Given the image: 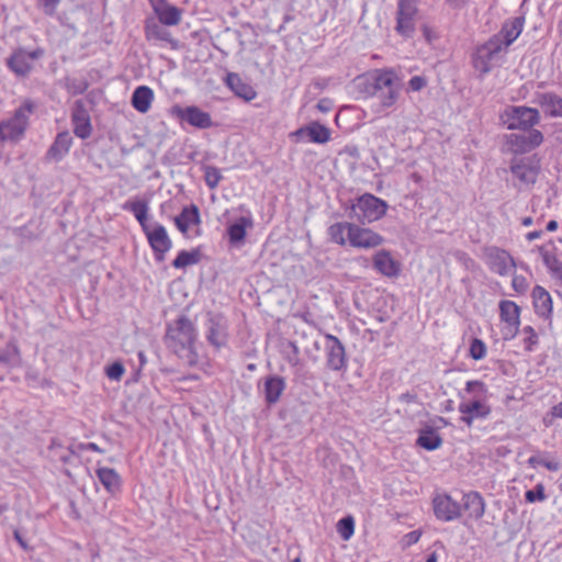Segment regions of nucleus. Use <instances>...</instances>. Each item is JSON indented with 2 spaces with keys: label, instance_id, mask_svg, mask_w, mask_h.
<instances>
[{
  "label": "nucleus",
  "instance_id": "4468645a",
  "mask_svg": "<svg viewBox=\"0 0 562 562\" xmlns=\"http://www.w3.org/2000/svg\"><path fill=\"white\" fill-rule=\"evenodd\" d=\"M432 504L436 517L442 521L454 520L461 515L462 506L448 494L435 496Z\"/></svg>",
  "mask_w": 562,
  "mask_h": 562
},
{
  "label": "nucleus",
  "instance_id": "5fc2aeb1",
  "mask_svg": "<svg viewBox=\"0 0 562 562\" xmlns=\"http://www.w3.org/2000/svg\"><path fill=\"white\" fill-rule=\"evenodd\" d=\"M512 285L518 293H525L528 289V282L525 277L515 274L513 277Z\"/></svg>",
  "mask_w": 562,
  "mask_h": 562
},
{
  "label": "nucleus",
  "instance_id": "09e8293b",
  "mask_svg": "<svg viewBox=\"0 0 562 562\" xmlns=\"http://www.w3.org/2000/svg\"><path fill=\"white\" fill-rule=\"evenodd\" d=\"M524 140H526V135L513 134L509 137V143L515 151L526 153L530 150L529 145Z\"/></svg>",
  "mask_w": 562,
  "mask_h": 562
},
{
  "label": "nucleus",
  "instance_id": "864d4df0",
  "mask_svg": "<svg viewBox=\"0 0 562 562\" xmlns=\"http://www.w3.org/2000/svg\"><path fill=\"white\" fill-rule=\"evenodd\" d=\"M520 324H505V326L502 328V336L504 340H512L514 339L519 330Z\"/></svg>",
  "mask_w": 562,
  "mask_h": 562
},
{
  "label": "nucleus",
  "instance_id": "473e14b6",
  "mask_svg": "<svg viewBox=\"0 0 562 562\" xmlns=\"http://www.w3.org/2000/svg\"><path fill=\"white\" fill-rule=\"evenodd\" d=\"M499 315L505 324H520V307L513 301L499 303Z\"/></svg>",
  "mask_w": 562,
  "mask_h": 562
},
{
  "label": "nucleus",
  "instance_id": "f03ea898",
  "mask_svg": "<svg viewBox=\"0 0 562 562\" xmlns=\"http://www.w3.org/2000/svg\"><path fill=\"white\" fill-rule=\"evenodd\" d=\"M371 95L379 102V111L393 106L401 94V81L392 70H376L372 75Z\"/></svg>",
  "mask_w": 562,
  "mask_h": 562
},
{
  "label": "nucleus",
  "instance_id": "9d476101",
  "mask_svg": "<svg viewBox=\"0 0 562 562\" xmlns=\"http://www.w3.org/2000/svg\"><path fill=\"white\" fill-rule=\"evenodd\" d=\"M148 244L150 245L155 259L159 262L165 260L166 254L171 249L172 241L168 233L161 224L150 226L147 232H144Z\"/></svg>",
  "mask_w": 562,
  "mask_h": 562
},
{
  "label": "nucleus",
  "instance_id": "9b49d317",
  "mask_svg": "<svg viewBox=\"0 0 562 562\" xmlns=\"http://www.w3.org/2000/svg\"><path fill=\"white\" fill-rule=\"evenodd\" d=\"M326 366L333 371L347 368L346 350L342 342L334 335H325Z\"/></svg>",
  "mask_w": 562,
  "mask_h": 562
},
{
  "label": "nucleus",
  "instance_id": "680f3d73",
  "mask_svg": "<svg viewBox=\"0 0 562 562\" xmlns=\"http://www.w3.org/2000/svg\"><path fill=\"white\" fill-rule=\"evenodd\" d=\"M13 536H14V539L19 542V544L24 549V550H27L29 547H27V543L25 542V540L22 538L21 533L19 530H14L13 532Z\"/></svg>",
  "mask_w": 562,
  "mask_h": 562
},
{
  "label": "nucleus",
  "instance_id": "774afa93",
  "mask_svg": "<svg viewBox=\"0 0 562 562\" xmlns=\"http://www.w3.org/2000/svg\"><path fill=\"white\" fill-rule=\"evenodd\" d=\"M557 228H558V222L557 221L552 220V221L548 222L547 231L554 232Z\"/></svg>",
  "mask_w": 562,
  "mask_h": 562
},
{
  "label": "nucleus",
  "instance_id": "4d7b16f0",
  "mask_svg": "<svg viewBox=\"0 0 562 562\" xmlns=\"http://www.w3.org/2000/svg\"><path fill=\"white\" fill-rule=\"evenodd\" d=\"M426 86L425 78L420 76H414L408 81V87L413 91H419Z\"/></svg>",
  "mask_w": 562,
  "mask_h": 562
},
{
  "label": "nucleus",
  "instance_id": "f257e3e1",
  "mask_svg": "<svg viewBox=\"0 0 562 562\" xmlns=\"http://www.w3.org/2000/svg\"><path fill=\"white\" fill-rule=\"evenodd\" d=\"M196 330L193 323L187 316H180L167 325L165 344L190 367L198 363L195 350Z\"/></svg>",
  "mask_w": 562,
  "mask_h": 562
},
{
  "label": "nucleus",
  "instance_id": "7ed1b4c3",
  "mask_svg": "<svg viewBox=\"0 0 562 562\" xmlns=\"http://www.w3.org/2000/svg\"><path fill=\"white\" fill-rule=\"evenodd\" d=\"M35 109L31 100L15 110L12 117L0 122V142H18L22 138L29 124V114Z\"/></svg>",
  "mask_w": 562,
  "mask_h": 562
},
{
  "label": "nucleus",
  "instance_id": "dca6fc26",
  "mask_svg": "<svg viewBox=\"0 0 562 562\" xmlns=\"http://www.w3.org/2000/svg\"><path fill=\"white\" fill-rule=\"evenodd\" d=\"M74 133L79 138L86 139L91 135L90 115L82 100H77L71 114Z\"/></svg>",
  "mask_w": 562,
  "mask_h": 562
},
{
  "label": "nucleus",
  "instance_id": "603ef678",
  "mask_svg": "<svg viewBox=\"0 0 562 562\" xmlns=\"http://www.w3.org/2000/svg\"><path fill=\"white\" fill-rule=\"evenodd\" d=\"M525 498L529 503H533L536 501H543L546 498L544 486L542 484H537L533 490H528L525 493Z\"/></svg>",
  "mask_w": 562,
  "mask_h": 562
},
{
  "label": "nucleus",
  "instance_id": "69168bd1",
  "mask_svg": "<svg viewBox=\"0 0 562 562\" xmlns=\"http://www.w3.org/2000/svg\"><path fill=\"white\" fill-rule=\"evenodd\" d=\"M475 418L476 417L473 414L468 413L467 415H462L461 420L464 422L468 426H471Z\"/></svg>",
  "mask_w": 562,
  "mask_h": 562
},
{
  "label": "nucleus",
  "instance_id": "4c0bfd02",
  "mask_svg": "<svg viewBox=\"0 0 562 562\" xmlns=\"http://www.w3.org/2000/svg\"><path fill=\"white\" fill-rule=\"evenodd\" d=\"M247 225H251L250 220L240 217L228 227V236L232 243L244 240Z\"/></svg>",
  "mask_w": 562,
  "mask_h": 562
},
{
  "label": "nucleus",
  "instance_id": "49530a36",
  "mask_svg": "<svg viewBox=\"0 0 562 562\" xmlns=\"http://www.w3.org/2000/svg\"><path fill=\"white\" fill-rule=\"evenodd\" d=\"M522 333L526 335V338L524 339L525 349L527 351H532L533 347L538 344V335L536 330L531 326H526L524 327Z\"/></svg>",
  "mask_w": 562,
  "mask_h": 562
},
{
  "label": "nucleus",
  "instance_id": "052dcab7",
  "mask_svg": "<svg viewBox=\"0 0 562 562\" xmlns=\"http://www.w3.org/2000/svg\"><path fill=\"white\" fill-rule=\"evenodd\" d=\"M543 463V459L540 457V456H531L529 459H528V464L531 467V468H536L538 465H542Z\"/></svg>",
  "mask_w": 562,
  "mask_h": 562
},
{
  "label": "nucleus",
  "instance_id": "bf43d9fd",
  "mask_svg": "<svg viewBox=\"0 0 562 562\" xmlns=\"http://www.w3.org/2000/svg\"><path fill=\"white\" fill-rule=\"evenodd\" d=\"M542 467H544L546 469H548L549 471H559L560 470V463L557 462V461H553V460H544L543 459V463H542Z\"/></svg>",
  "mask_w": 562,
  "mask_h": 562
},
{
  "label": "nucleus",
  "instance_id": "1a4fd4ad",
  "mask_svg": "<svg viewBox=\"0 0 562 562\" xmlns=\"http://www.w3.org/2000/svg\"><path fill=\"white\" fill-rule=\"evenodd\" d=\"M43 54L44 50L41 48L33 52H27L24 48H18L7 59V66L16 76L26 77L33 68L32 63L42 57Z\"/></svg>",
  "mask_w": 562,
  "mask_h": 562
},
{
  "label": "nucleus",
  "instance_id": "39448f33",
  "mask_svg": "<svg viewBox=\"0 0 562 562\" xmlns=\"http://www.w3.org/2000/svg\"><path fill=\"white\" fill-rule=\"evenodd\" d=\"M386 210V202L370 193L361 195L357 203L352 205V211L362 224H369L382 218Z\"/></svg>",
  "mask_w": 562,
  "mask_h": 562
},
{
  "label": "nucleus",
  "instance_id": "aec40b11",
  "mask_svg": "<svg viewBox=\"0 0 562 562\" xmlns=\"http://www.w3.org/2000/svg\"><path fill=\"white\" fill-rule=\"evenodd\" d=\"M151 7L161 24L169 26L179 24L181 11L177 7L169 4L166 0H160Z\"/></svg>",
  "mask_w": 562,
  "mask_h": 562
},
{
  "label": "nucleus",
  "instance_id": "2eb2a0df",
  "mask_svg": "<svg viewBox=\"0 0 562 562\" xmlns=\"http://www.w3.org/2000/svg\"><path fill=\"white\" fill-rule=\"evenodd\" d=\"M173 113L182 121L198 128H209L212 126V119L207 112L202 111L195 105L186 108L175 106Z\"/></svg>",
  "mask_w": 562,
  "mask_h": 562
},
{
  "label": "nucleus",
  "instance_id": "a19ab883",
  "mask_svg": "<svg viewBox=\"0 0 562 562\" xmlns=\"http://www.w3.org/2000/svg\"><path fill=\"white\" fill-rule=\"evenodd\" d=\"M221 170L214 166H205L204 180L210 189H215L222 180Z\"/></svg>",
  "mask_w": 562,
  "mask_h": 562
},
{
  "label": "nucleus",
  "instance_id": "5701e85b",
  "mask_svg": "<svg viewBox=\"0 0 562 562\" xmlns=\"http://www.w3.org/2000/svg\"><path fill=\"white\" fill-rule=\"evenodd\" d=\"M294 135L307 137L310 142L317 144H325L330 138L329 130L319 123H312L306 127L299 128Z\"/></svg>",
  "mask_w": 562,
  "mask_h": 562
},
{
  "label": "nucleus",
  "instance_id": "cd10ccee",
  "mask_svg": "<svg viewBox=\"0 0 562 562\" xmlns=\"http://www.w3.org/2000/svg\"><path fill=\"white\" fill-rule=\"evenodd\" d=\"M285 389V381L281 376H268L265 381V397L267 403L274 404L280 400Z\"/></svg>",
  "mask_w": 562,
  "mask_h": 562
},
{
  "label": "nucleus",
  "instance_id": "e2e57ef3",
  "mask_svg": "<svg viewBox=\"0 0 562 562\" xmlns=\"http://www.w3.org/2000/svg\"><path fill=\"white\" fill-rule=\"evenodd\" d=\"M552 415L562 418V401L552 407Z\"/></svg>",
  "mask_w": 562,
  "mask_h": 562
},
{
  "label": "nucleus",
  "instance_id": "13d9d810",
  "mask_svg": "<svg viewBox=\"0 0 562 562\" xmlns=\"http://www.w3.org/2000/svg\"><path fill=\"white\" fill-rule=\"evenodd\" d=\"M420 538V532L419 531H412V532H408L406 536H405V540H406V543L407 544H413V543H416Z\"/></svg>",
  "mask_w": 562,
  "mask_h": 562
},
{
  "label": "nucleus",
  "instance_id": "37998d69",
  "mask_svg": "<svg viewBox=\"0 0 562 562\" xmlns=\"http://www.w3.org/2000/svg\"><path fill=\"white\" fill-rule=\"evenodd\" d=\"M542 260L546 267L555 274L562 268V261H560L555 256L551 255L549 251L542 250Z\"/></svg>",
  "mask_w": 562,
  "mask_h": 562
},
{
  "label": "nucleus",
  "instance_id": "338daca9",
  "mask_svg": "<svg viewBox=\"0 0 562 562\" xmlns=\"http://www.w3.org/2000/svg\"><path fill=\"white\" fill-rule=\"evenodd\" d=\"M86 450H90V451H97V452H101V449L99 448V446L94 442H88L87 445L83 446Z\"/></svg>",
  "mask_w": 562,
  "mask_h": 562
},
{
  "label": "nucleus",
  "instance_id": "f704fd0d",
  "mask_svg": "<svg viewBox=\"0 0 562 562\" xmlns=\"http://www.w3.org/2000/svg\"><path fill=\"white\" fill-rule=\"evenodd\" d=\"M349 227H353V224L340 222L330 225L328 228L330 239L338 245H345L347 240L349 241Z\"/></svg>",
  "mask_w": 562,
  "mask_h": 562
},
{
  "label": "nucleus",
  "instance_id": "de8ad7c7",
  "mask_svg": "<svg viewBox=\"0 0 562 562\" xmlns=\"http://www.w3.org/2000/svg\"><path fill=\"white\" fill-rule=\"evenodd\" d=\"M465 391L468 393L474 394V396L477 398L484 396L487 390L482 381L474 380L467 382Z\"/></svg>",
  "mask_w": 562,
  "mask_h": 562
},
{
  "label": "nucleus",
  "instance_id": "423d86ee",
  "mask_svg": "<svg viewBox=\"0 0 562 562\" xmlns=\"http://www.w3.org/2000/svg\"><path fill=\"white\" fill-rule=\"evenodd\" d=\"M509 169L519 182L515 186L521 189L524 186L529 187L536 183L540 171V160L536 156L515 157L510 160Z\"/></svg>",
  "mask_w": 562,
  "mask_h": 562
},
{
  "label": "nucleus",
  "instance_id": "ddd939ff",
  "mask_svg": "<svg viewBox=\"0 0 562 562\" xmlns=\"http://www.w3.org/2000/svg\"><path fill=\"white\" fill-rule=\"evenodd\" d=\"M384 241V238L378 233L362 228L356 224L353 227H349V244L356 248L371 249L375 248Z\"/></svg>",
  "mask_w": 562,
  "mask_h": 562
},
{
  "label": "nucleus",
  "instance_id": "a878e982",
  "mask_svg": "<svg viewBox=\"0 0 562 562\" xmlns=\"http://www.w3.org/2000/svg\"><path fill=\"white\" fill-rule=\"evenodd\" d=\"M225 81L226 85L235 92V94L243 98L244 100L250 101L256 97V92L252 87L244 82L237 74H227Z\"/></svg>",
  "mask_w": 562,
  "mask_h": 562
},
{
  "label": "nucleus",
  "instance_id": "a18cd8bd",
  "mask_svg": "<svg viewBox=\"0 0 562 562\" xmlns=\"http://www.w3.org/2000/svg\"><path fill=\"white\" fill-rule=\"evenodd\" d=\"M19 359V351L15 347L7 348L0 351V363L4 366H14Z\"/></svg>",
  "mask_w": 562,
  "mask_h": 562
},
{
  "label": "nucleus",
  "instance_id": "8fccbe9b",
  "mask_svg": "<svg viewBox=\"0 0 562 562\" xmlns=\"http://www.w3.org/2000/svg\"><path fill=\"white\" fill-rule=\"evenodd\" d=\"M530 150L537 148L543 143V134L539 130L530 128L529 134L526 135V140Z\"/></svg>",
  "mask_w": 562,
  "mask_h": 562
},
{
  "label": "nucleus",
  "instance_id": "412c9836",
  "mask_svg": "<svg viewBox=\"0 0 562 562\" xmlns=\"http://www.w3.org/2000/svg\"><path fill=\"white\" fill-rule=\"evenodd\" d=\"M374 268L385 277H396L400 272V265L386 250L378 251L373 258Z\"/></svg>",
  "mask_w": 562,
  "mask_h": 562
},
{
  "label": "nucleus",
  "instance_id": "0e129e2a",
  "mask_svg": "<svg viewBox=\"0 0 562 562\" xmlns=\"http://www.w3.org/2000/svg\"><path fill=\"white\" fill-rule=\"evenodd\" d=\"M542 235V231H533V232H529L527 235H526V238L527 240L529 241H532L535 239H538L540 238Z\"/></svg>",
  "mask_w": 562,
  "mask_h": 562
},
{
  "label": "nucleus",
  "instance_id": "c85d7f7f",
  "mask_svg": "<svg viewBox=\"0 0 562 562\" xmlns=\"http://www.w3.org/2000/svg\"><path fill=\"white\" fill-rule=\"evenodd\" d=\"M154 100V92L147 86L137 87L132 95L133 106L140 113H146Z\"/></svg>",
  "mask_w": 562,
  "mask_h": 562
},
{
  "label": "nucleus",
  "instance_id": "58836bf2",
  "mask_svg": "<svg viewBox=\"0 0 562 562\" xmlns=\"http://www.w3.org/2000/svg\"><path fill=\"white\" fill-rule=\"evenodd\" d=\"M147 35L149 37H154V38H157L159 41H164V42H167L169 43L173 48H176L178 46V41L175 40L171 35V33L169 31H167L166 29L157 25V24H154L153 26L150 25H147Z\"/></svg>",
  "mask_w": 562,
  "mask_h": 562
},
{
  "label": "nucleus",
  "instance_id": "c9c22d12",
  "mask_svg": "<svg viewBox=\"0 0 562 562\" xmlns=\"http://www.w3.org/2000/svg\"><path fill=\"white\" fill-rule=\"evenodd\" d=\"M281 355L282 358L293 368L301 363L300 350L294 341L283 340L281 342Z\"/></svg>",
  "mask_w": 562,
  "mask_h": 562
},
{
  "label": "nucleus",
  "instance_id": "b1692460",
  "mask_svg": "<svg viewBox=\"0 0 562 562\" xmlns=\"http://www.w3.org/2000/svg\"><path fill=\"white\" fill-rule=\"evenodd\" d=\"M97 476L104 488L112 495L121 490V477L114 469L100 467L95 470Z\"/></svg>",
  "mask_w": 562,
  "mask_h": 562
},
{
  "label": "nucleus",
  "instance_id": "f8f14e48",
  "mask_svg": "<svg viewBox=\"0 0 562 562\" xmlns=\"http://www.w3.org/2000/svg\"><path fill=\"white\" fill-rule=\"evenodd\" d=\"M485 258L490 269L499 276H507L515 268L514 259L504 249L497 247L486 248Z\"/></svg>",
  "mask_w": 562,
  "mask_h": 562
},
{
  "label": "nucleus",
  "instance_id": "4be33fe9",
  "mask_svg": "<svg viewBox=\"0 0 562 562\" xmlns=\"http://www.w3.org/2000/svg\"><path fill=\"white\" fill-rule=\"evenodd\" d=\"M227 326L220 318H212L209 322L206 338L211 345L220 349L227 344Z\"/></svg>",
  "mask_w": 562,
  "mask_h": 562
},
{
  "label": "nucleus",
  "instance_id": "0eeeda50",
  "mask_svg": "<svg viewBox=\"0 0 562 562\" xmlns=\"http://www.w3.org/2000/svg\"><path fill=\"white\" fill-rule=\"evenodd\" d=\"M504 52L506 49L499 44V40L492 36L476 49L473 60L474 67L482 75L490 72L501 61Z\"/></svg>",
  "mask_w": 562,
  "mask_h": 562
},
{
  "label": "nucleus",
  "instance_id": "7c9ffc66",
  "mask_svg": "<svg viewBox=\"0 0 562 562\" xmlns=\"http://www.w3.org/2000/svg\"><path fill=\"white\" fill-rule=\"evenodd\" d=\"M72 138L67 132L59 133L56 136L55 142L48 149V157L60 160L68 151L71 146Z\"/></svg>",
  "mask_w": 562,
  "mask_h": 562
},
{
  "label": "nucleus",
  "instance_id": "72a5a7b5",
  "mask_svg": "<svg viewBox=\"0 0 562 562\" xmlns=\"http://www.w3.org/2000/svg\"><path fill=\"white\" fill-rule=\"evenodd\" d=\"M459 412L462 415L471 413L476 418H484L491 414V408L490 406L481 402V397H477L471 403H461L459 406Z\"/></svg>",
  "mask_w": 562,
  "mask_h": 562
},
{
  "label": "nucleus",
  "instance_id": "6ab92c4d",
  "mask_svg": "<svg viewBox=\"0 0 562 562\" xmlns=\"http://www.w3.org/2000/svg\"><path fill=\"white\" fill-rule=\"evenodd\" d=\"M532 301L536 314L548 319L552 313V299L550 293L544 288L536 285L532 290Z\"/></svg>",
  "mask_w": 562,
  "mask_h": 562
},
{
  "label": "nucleus",
  "instance_id": "ea45409f",
  "mask_svg": "<svg viewBox=\"0 0 562 562\" xmlns=\"http://www.w3.org/2000/svg\"><path fill=\"white\" fill-rule=\"evenodd\" d=\"M337 531L344 540H348L355 531V520L351 516L341 518L337 524Z\"/></svg>",
  "mask_w": 562,
  "mask_h": 562
},
{
  "label": "nucleus",
  "instance_id": "2f4dec72",
  "mask_svg": "<svg viewBox=\"0 0 562 562\" xmlns=\"http://www.w3.org/2000/svg\"><path fill=\"white\" fill-rule=\"evenodd\" d=\"M417 445L428 451H432L441 447L442 439L434 428L426 427L420 429Z\"/></svg>",
  "mask_w": 562,
  "mask_h": 562
},
{
  "label": "nucleus",
  "instance_id": "393cba45",
  "mask_svg": "<svg viewBox=\"0 0 562 562\" xmlns=\"http://www.w3.org/2000/svg\"><path fill=\"white\" fill-rule=\"evenodd\" d=\"M199 223L200 213L198 206L194 204L183 207L181 213L175 217V224L183 235H187L190 225Z\"/></svg>",
  "mask_w": 562,
  "mask_h": 562
},
{
  "label": "nucleus",
  "instance_id": "79ce46f5",
  "mask_svg": "<svg viewBox=\"0 0 562 562\" xmlns=\"http://www.w3.org/2000/svg\"><path fill=\"white\" fill-rule=\"evenodd\" d=\"M50 451L54 458L59 459L64 463L71 462V459L74 458V452L71 449L63 448L60 445L55 442L52 443Z\"/></svg>",
  "mask_w": 562,
  "mask_h": 562
},
{
  "label": "nucleus",
  "instance_id": "3c124183",
  "mask_svg": "<svg viewBox=\"0 0 562 562\" xmlns=\"http://www.w3.org/2000/svg\"><path fill=\"white\" fill-rule=\"evenodd\" d=\"M124 366L121 362L115 361L106 368L105 373L110 380L119 381L124 374Z\"/></svg>",
  "mask_w": 562,
  "mask_h": 562
},
{
  "label": "nucleus",
  "instance_id": "6e6d98bb",
  "mask_svg": "<svg viewBox=\"0 0 562 562\" xmlns=\"http://www.w3.org/2000/svg\"><path fill=\"white\" fill-rule=\"evenodd\" d=\"M43 11L47 15H53L59 4L60 0H40Z\"/></svg>",
  "mask_w": 562,
  "mask_h": 562
},
{
  "label": "nucleus",
  "instance_id": "f3484780",
  "mask_svg": "<svg viewBox=\"0 0 562 562\" xmlns=\"http://www.w3.org/2000/svg\"><path fill=\"white\" fill-rule=\"evenodd\" d=\"M525 23L524 16H516L504 23L502 30L493 35L494 38L499 40V44L507 49L520 35Z\"/></svg>",
  "mask_w": 562,
  "mask_h": 562
},
{
  "label": "nucleus",
  "instance_id": "c756f323",
  "mask_svg": "<svg viewBox=\"0 0 562 562\" xmlns=\"http://www.w3.org/2000/svg\"><path fill=\"white\" fill-rule=\"evenodd\" d=\"M123 209L126 211H131L139 225L142 226L143 232H147L150 225L147 223L148 215V203L143 200H134L127 201L124 203Z\"/></svg>",
  "mask_w": 562,
  "mask_h": 562
},
{
  "label": "nucleus",
  "instance_id": "c03bdc74",
  "mask_svg": "<svg viewBox=\"0 0 562 562\" xmlns=\"http://www.w3.org/2000/svg\"><path fill=\"white\" fill-rule=\"evenodd\" d=\"M485 355H486L485 344L481 339L474 338L470 345V356L474 360H481L485 357Z\"/></svg>",
  "mask_w": 562,
  "mask_h": 562
},
{
  "label": "nucleus",
  "instance_id": "a211bd4d",
  "mask_svg": "<svg viewBox=\"0 0 562 562\" xmlns=\"http://www.w3.org/2000/svg\"><path fill=\"white\" fill-rule=\"evenodd\" d=\"M535 102L544 114L551 117H562V98L553 92L537 93Z\"/></svg>",
  "mask_w": 562,
  "mask_h": 562
},
{
  "label": "nucleus",
  "instance_id": "20e7f679",
  "mask_svg": "<svg viewBox=\"0 0 562 562\" xmlns=\"http://www.w3.org/2000/svg\"><path fill=\"white\" fill-rule=\"evenodd\" d=\"M501 119L508 130L526 132L540 122V113L535 108L510 105L504 110Z\"/></svg>",
  "mask_w": 562,
  "mask_h": 562
},
{
  "label": "nucleus",
  "instance_id": "e433bc0d",
  "mask_svg": "<svg viewBox=\"0 0 562 562\" xmlns=\"http://www.w3.org/2000/svg\"><path fill=\"white\" fill-rule=\"evenodd\" d=\"M201 254L198 249L192 251L181 250L172 261V266L177 269H182L188 266L195 265L200 261Z\"/></svg>",
  "mask_w": 562,
  "mask_h": 562
},
{
  "label": "nucleus",
  "instance_id": "6e6552de",
  "mask_svg": "<svg viewBox=\"0 0 562 562\" xmlns=\"http://www.w3.org/2000/svg\"><path fill=\"white\" fill-rule=\"evenodd\" d=\"M416 15V0H398L395 27L396 32L404 37L413 36L415 32Z\"/></svg>",
  "mask_w": 562,
  "mask_h": 562
},
{
  "label": "nucleus",
  "instance_id": "bb28decb",
  "mask_svg": "<svg viewBox=\"0 0 562 562\" xmlns=\"http://www.w3.org/2000/svg\"><path fill=\"white\" fill-rule=\"evenodd\" d=\"M463 508L470 517L480 519L485 513V503L477 492H470L463 496Z\"/></svg>",
  "mask_w": 562,
  "mask_h": 562
}]
</instances>
